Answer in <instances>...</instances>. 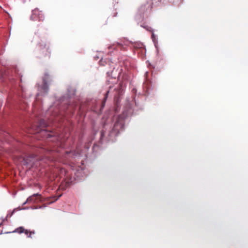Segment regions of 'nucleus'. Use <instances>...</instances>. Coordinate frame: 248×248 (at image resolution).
I'll use <instances>...</instances> for the list:
<instances>
[{
	"instance_id": "nucleus-1",
	"label": "nucleus",
	"mask_w": 248,
	"mask_h": 248,
	"mask_svg": "<svg viewBox=\"0 0 248 248\" xmlns=\"http://www.w3.org/2000/svg\"><path fill=\"white\" fill-rule=\"evenodd\" d=\"M44 19V16L42 12L38 9L35 8L32 11V14L31 16V19L33 21H41Z\"/></svg>"
},
{
	"instance_id": "nucleus-2",
	"label": "nucleus",
	"mask_w": 248,
	"mask_h": 248,
	"mask_svg": "<svg viewBox=\"0 0 248 248\" xmlns=\"http://www.w3.org/2000/svg\"><path fill=\"white\" fill-rule=\"evenodd\" d=\"M152 8L151 4L148 1L142 4L139 9V11L140 14H143L149 9Z\"/></svg>"
},
{
	"instance_id": "nucleus-3",
	"label": "nucleus",
	"mask_w": 248,
	"mask_h": 248,
	"mask_svg": "<svg viewBox=\"0 0 248 248\" xmlns=\"http://www.w3.org/2000/svg\"><path fill=\"white\" fill-rule=\"evenodd\" d=\"M16 232L18 233H25L28 237L31 238V235L34 234L33 231H30L28 230H25L23 227L16 228Z\"/></svg>"
},
{
	"instance_id": "nucleus-4",
	"label": "nucleus",
	"mask_w": 248,
	"mask_h": 248,
	"mask_svg": "<svg viewBox=\"0 0 248 248\" xmlns=\"http://www.w3.org/2000/svg\"><path fill=\"white\" fill-rule=\"evenodd\" d=\"M40 196V195H39L38 193L34 194L32 195V196L29 197L28 198V199L27 200V202H35L36 200L37 197H39Z\"/></svg>"
},
{
	"instance_id": "nucleus-5",
	"label": "nucleus",
	"mask_w": 248,
	"mask_h": 248,
	"mask_svg": "<svg viewBox=\"0 0 248 248\" xmlns=\"http://www.w3.org/2000/svg\"><path fill=\"white\" fill-rule=\"evenodd\" d=\"M123 128V125L122 124H120L119 122H116L114 125V129L116 131H119Z\"/></svg>"
},
{
	"instance_id": "nucleus-6",
	"label": "nucleus",
	"mask_w": 248,
	"mask_h": 248,
	"mask_svg": "<svg viewBox=\"0 0 248 248\" xmlns=\"http://www.w3.org/2000/svg\"><path fill=\"white\" fill-rule=\"evenodd\" d=\"M41 47H44L45 48H46V51L48 53V54L47 53H46V56H48L49 57L50 54V51H48L49 47V44H41Z\"/></svg>"
},
{
	"instance_id": "nucleus-7",
	"label": "nucleus",
	"mask_w": 248,
	"mask_h": 248,
	"mask_svg": "<svg viewBox=\"0 0 248 248\" xmlns=\"http://www.w3.org/2000/svg\"><path fill=\"white\" fill-rule=\"evenodd\" d=\"M109 93V91H108L106 94H105V97H104V98L103 99V100L102 101V104H101V109L103 108L105 105V103H106V101L107 99V98H108V94Z\"/></svg>"
},
{
	"instance_id": "nucleus-8",
	"label": "nucleus",
	"mask_w": 248,
	"mask_h": 248,
	"mask_svg": "<svg viewBox=\"0 0 248 248\" xmlns=\"http://www.w3.org/2000/svg\"><path fill=\"white\" fill-rule=\"evenodd\" d=\"M115 46H117V47H120L121 49H122V44H121L120 43H117L116 44H113V45L110 46L109 47V48H114L115 49Z\"/></svg>"
},
{
	"instance_id": "nucleus-9",
	"label": "nucleus",
	"mask_w": 248,
	"mask_h": 248,
	"mask_svg": "<svg viewBox=\"0 0 248 248\" xmlns=\"http://www.w3.org/2000/svg\"><path fill=\"white\" fill-rule=\"evenodd\" d=\"M40 125L41 126L43 127H45L46 126V124L44 120H41L40 121Z\"/></svg>"
},
{
	"instance_id": "nucleus-10",
	"label": "nucleus",
	"mask_w": 248,
	"mask_h": 248,
	"mask_svg": "<svg viewBox=\"0 0 248 248\" xmlns=\"http://www.w3.org/2000/svg\"><path fill=\"white\" fill-rule=\"evenodd\" d=\"M52 136V135H51L50 133H46V137L47 138H49L50 137Z\"/></svg>"
},
{
	"instance_id": "nucleus-11",
	"label": "nucleus",
	"mask_w": 248,
	"mask_h": 248,
	"mask_svg": "<svg viewBox=\"0 0 248 248\" xmlns=\"http://www.w3.org/2000/svg\"><path fill=\"white\" fill-rule=\"evenodd\" d=\"M46 85H44V87H43V88H44V90H47V88H46Z\"/></svg>"
},
{
	"instance_id": "nucleus-12",
	"label": "nucleus",
	"mask_w": 248,
	"mask_h": 248,
	"mask_svg": "<svg viewBox=\"0 0 248 248\" xmlns=\"http://www.w3.org/2000/svg\"><path fill=\"white\" fill-rule=\"evenodd\" d=\"M44 82L45 84H46V79H44Z\"/></svg>"
},
{
	"instance_id": "nucleus-13",
	"label": "nucleus",
	"mask_w": 248,
	"mask_h": 248,
	"mask_svg": "<svg viewBox=\"0 0 248 248\" xmlns=\"http://www.w3.org/2000/svg\"><path fill=\"white\" fill-rule=\"evenodd\" d=\"M16 232V230H13V231L12 232Z\"/></svg>"
},
{
	"instance_id": "nucleus-14",
	"label": "nucleus",
	"mask_w": 248,
	"mask_h": 248,
	"mask_svg": "<svg viewBox=\"0 0 248 248\" xmlns=\"http://www.w3.org/2000/svg\"><path fill=\"white\" fill-rule=\"evenodd\" d=\"M120 85L121 87H122V83H120Z\"/></svg>"
},
{
	"instance_id": "nucleus-15",
	"label": "nucleus",
	"mask_w": 248,
	"mask_h": 248,
	"mask_svg": "<svg viewBox=\"0 0 248 248\" xmlns=\"http://www.w3.org/2000/svg\"><path fill=\"white\" fill-rule=\"evenodd\" d=\"M15 210H16L15 209H14L13 210V212L15 211Z\"/></svg>"
}]
</instances>
